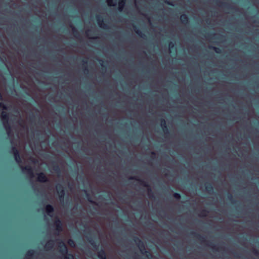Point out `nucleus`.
Wrapping results in <instances>:
<instances>
[{"instance_id":"obj_13","label":"nucleus","mask_w":259,"mask_h":259,"mask_svg":"<svg viewBox=\"0 0 259 259\" xmlns=\"http://www.w3.org/2000/svg\"><path fill=\"white\" fill-rule=\"evenodd\" d=\"M90 244L96 249H97L99 247V244H97V242L93 239L92 237H88V236H86Z\"/></svg>"},{"instance_id":"obj_46","label":"nucleus","mask_w":259,"mask_h":259,"mask_svg":"<svg viewBox=\"0 0 259 259\" xmlns=\"http://www.w3.org/2000/svg\"><path fill=\"white\" fill-rule=\"evenodd\" d=\"M99 61H100V62H102V63L104 62V61L102 60H100Z\"/></svg>"},{"instance_id":"obj_17","label":"nucleus","mask_w":259,"mask_h":259,"mask_svg":"<svg viewBox=\"0 0 259 259\" xmlns=\"http://www.w3.org/2000/svg\"><path fill=\"white\" fill-rule=\"evenodd\" d=\"M52 169L57 174L59 175L60 174V168L56 162H53Z\"/></svg>"},{"instance_id":"obj_18","label":"nucleus","mask_w":259,"mask_h":259,"mask_svg":"<svg viewBox=\"0 0 259 259\" xmlns=\"http://www.w3.org/2000/svg\"><path fill=\"white\" fill-rule=\"evenodd\" d=\"M205 189L209 194L212 193L213 192V187L211 183H206Z\"/></svg>"},{"instance_id":"obj_44","label":"nucleus","mask_w":259,"mask_h":259,"mask_svg":"<svg viewBox=\"0 0 259 259\" xmlns=\"http://www.w3.org/2000/svg\"><path fill=\"white\" fill-rule=\"evenodd\" d=\"M33 118H34V116H31L30 117V119H31V121H32V120H33Z\"/></svg>"},{"instance_id":"obj_38","label":"nucleus","mask_w":259,"mask_h":259,"mask_svg":"<svg viewBox=\"0 0 259 259\" xmlns=\"http://www.w3.org/2000/svg\"><path fill=\"white\" fill-rule=\"evenodd\" d=\"M169 48L170 49H173L175 48V45L172 42H170L169 44Z\"/></svg>"},{"instance_id":"obj_3","label":"nucleus","mask_w":259,"mask_h":259,"mask_svg":"<svg viewBox=\"0 0 259 259\" xmlns=\"http://www.w3.org/2000/svg\"><path fill=\"white\" fill-rule=\"evenodd\" d=\"M190 234H191V235L194 236V237H195L201 242L205 243L207 246H209L212 249H213L216 251L218 250L219 249H220V250H222L223 249V248L221 247H220L219 248H217L215 247V245H214L210 242H208V241H206L205 239V238L199 234H198L195 232H191Z\"/></svg>"},{"instance_id":"obj_43","label":"nucleus","mask_w":259,"mask_h":259,"mask_svg":"<svg viewBox=\"0 0 259 259\" xmlns=\"http://www.w3.org/2000/svg\"><path fill=\"white\" fill-rule=\"evenodd\" d=\"M101 65L102 67V68L103 69L104 67H105V66L103 64V63H101Z\"/></svg>"},{"instance_id":"obj_27","label":"nucleus","mask_w":259,"mask_h":259,"mask_svg":"<svg viewBox=\"0 0 259 259\" xmlns=\"http://www.w3.org/2000/svg\"><path fill=\"white\" fill-rule=\"evenodd\" d=\"M67 243L71 247H74L75 246V243L72 239H69L67 241Z\"/></svg>"},{"instance_id":"obj_26","label":"nucleus","mask_w":259,"mask_h":259,"mask_svg":"<svg viewBox=\"0 0 259 259\" xmlns=\"http://www.w3.org/2000/svg\"><path fill=\"white\" fill-rule=\"evenodd\" d=\"M85 192L86 196L88 198V200L89 201V202H90L91 203L95 204V205H97L98 204L96 202H95V201L92 200V199L91 198L90 195L88 193H87V191H85Z\"/></svg>"},{"instance_id":"obj_41","label":"nucleus","mask_w":259,"mask_h":259,"mask_svg":"<svg viewBox=\"0 0 259 259\" xmlns=\"http://www.w3.org/2000/svg\"><path fill=\"white\" fill-rule=\"evenodd\" d=\"M90 31V30H88L86 31L85 33H86L87 35L88 36L89 35Z\"/></svg>"},{"instance_id":"obj_36","label":"nucleus","mask_w":259,"mask_h":259,"mask_svg":"<svg viewBox=\"0 0 259 259\" xmlns=\"http://www.w3.org/2000/svg\"><path fill=\"white\" fill-rule=\"evenodd\" d=\"M252 252L256 256L259 255V251L255 248L252 249Z\"/></svg>"},{"instance_id":"obj_39","label":"nucleus","mask_w":259,"mask_h":259,"mask_svg":"<svg viewBox=\"0 0 259 259\" xmlns=\"http://www.w3.org/2000/svg\"><path fill=\"white\" fill-rule=\"evenodd\" d=\"M164 3L169 6H174V4H172V3L171 2H170L168 1H164Z\"/></svg>"},{"instance_id":"obj_42","label":"nucleus","mask_w":259,"mask_h":259,"mask_svg":"<svg viewBox=\"0 0 259 259\" xmlns=\"http://www.w3.org/2000/svg\"><path fill=\"white\" fill-rule=\"evenodd\" d=\"M151 155L155 156L156 155V153L154 152H151Z\"/></svg>"},{"instance_id":"obj_6","label":"nucleus","mask_w":259,"mask_h":259,"mask_svg":"<svg viewBox=\"0 0 259 259\" xmlns=\"http://www.w3.org/2000/svg\"><path fill=\"white\" fill-rule=\"evenodd\" d=\"M56 189L58 194L60 201H63L65 196V191L64 190L63 187L61 185H57L56 186Z\"/></svg>"},{"instance_id":"obj_37","label":"nucleus","mask_w":259,"mask_h":259,"mask_svg":"<svg viewBox=\"0 0 259 259\" xmlns=\"http://www.w3.org/2000/svg\"><path fill=\"white\" fill-rule=\"evenodd\" d=\"M0 108H2L4 110L7 109V106L2 102H0Z\"/></svg>"},{"instance_id":"obj_19","label":"nucleus","mask_w":259,"mask_h":259,"mask_svg":"<svg viewBox=\"0 0 259 259\" xmlns=\"http://www.w3.org/2000/svg\"><path fill=\"white\" fill-rule=\"evenodd\" d=\"M126 0H119L118 2V10L122 11L124 8Z\"/></svg>"},{"instance_id":"obj_47","label":"nucleus","mask_w":259,"mask_h":259,"mask_svg":"<svg viewBox=\"0 0 259 259\" xmlns=\"http://www.w3.org/2000/svg\"><path fill=\"white\" fill-rule=\"evenodd\" d=\"M88 234H91V231H89V232H88Z\"/></svg>"},{"instance_id":"obj_23","label":"nucleus","mask_w":259,"mask_h":259,"mask_svg":"<svg viewBox=\"0 0 259 259\" xmlns=\"http://www.w3.org/2000/svg\"><path fill=\"white\" fill-rule=\"evenodd\" d=\"M219 3L220 4L219 5L220 6H221L222 7L225 8L226 9H233V8L231 7L229 4H226L225 3L222 2H219Z\"/></svg>"},{"instance_id":"obj_11","label":"nucleus","mask_w":259,"mask_h":259,"mask_svg":"<svg viewBox=\"0 0 259 259\" xmlns=\"http://www.w3.org/2000/svg\"><path fill=\"white\" fill-rule=\"evenodd\" d=\"M161 125L163 131V132L165 134L166 136H167L169 134V130L168 129L166 123V121L164 119H161Z\"/></svg>"},{"instance_id":"obj_10","label":"nucleus","mask_w":259,"mask_h":259,"mask_svg":"<svg viewBox=\"0 0 259 259\" xmlns=\"http://www.w3.org/2000/svg\"><path fill=\"white\" fill-rule=\"evenodd\" d=\"M61 245L59 250L60 252L61 253L63 257L68 253V248L66 244L62 241H60Z\"/></svg>"},{"instance_id":"obj_29","label":"nucleus","mask_w":259,"mask_h":259,"mask_svg":"<svg viewBox=\"0 0 259 259\" xmlns=\"http://www.w3.org/2000/svg\"><path fill=\"white\" fill-rule=\"evenodd\" d=\"M12 152L13 155L14 154L18 153L20 152L19 150L16 146H13L12 147Z\"/></svg>"},{"instance_id":"obj_20","label":"nucleus","mask_w":259,"mask_h":259,"mask_svg":"<svg viewBox=\"0 0 259 259\" xmlns=\"http://www.w3.org/2000/svg\"><path fill=\"white\" fill-rule=\"evenodd\" d=\"M180 19H181V21L182 23L184 24H187L189 22V18H188V16H187V15H186V14L182 15L181 16Z\"/></svg>"},{"instance_id":"obj_16","label":"nucleus","mask_w":259,"mask_h":259,"mask_svg":"<svg viewBox=\"0 0 259 259\" xmlns=\"http://www.w3.org/2000/svg\"><path fill=\"white\" fill-rule=\"evenodd\" d=\"M54 245V241L53 240H50L48 241L45 245V248L47 250H50L53 249Z\"/></svg>"},{"instance_id":"obj_32","label":"nucleus","mask_w":259,"mask_h":259,"mask_svg":"<svg viewBox=\"0 0 259 259\" xmlns=\"http://www.w3.org/2000/svg\"><path fill=\"white\" fill-rule=\"evenodd\" d=\"M173 196L174 197L177 199V200H179L180 199H181V195L180 194L178 193H174L173 194Z\"/></svg>"},{"instance_id":"obj_34","label":"nucleus","mask_w":259,"mask_h":259,"mask_svg":"<svg viewBox=\"0 0 259 259\" xmlns=\"http://www.w3.org/2000/svg\"><path fill=\"white\" fill-rule=\"evenodd\" d=\"M228 199L231 201V203L232 204H234L235 203V201L233 199V196L231 194H228Z\"/></svg>"},{"instance_id":"obj_1","label":"nucleus","mask_w":259,"mask_h":259,"mask_svg":"<svg viewBox=\"0 0 259 259\" xmlns=\"http://www.w3.org/2000/svg\"><path fill=\"white\" fill-rule=\"evenodd\" d=\"M133 240L134 242L137 244L141 253L143 254L146 255V256L149 259L153 257L152 254L146 250L144 242L139 237L134 236Z\"/></svg>"},{"instance_id":"obj_8","label":"nucleus","mask_w":259,"mask_h":259,"mask_svg":"<svg viewBox=\"0 0 259 259\" xmlns=\"http://www.w3.org/2000/svg\"><path fill=\"white\" fill-rule=\"evenodd\" d=\"M96 20L99 26L103 29H107L108 28V26L107 25L104 23L103 19L102 17L100 15H97L96 16Z\"/></svg>"},{"instance_id":"obj_2","label":"nucleus","mask_w":259,"mask_h":259,"mask_svg":"<svg viewBox=\"0 0 259 259\" xmlns=\"http://www.w3.org/2000/svg\"><path fill=\"white\" fill-rule=\"evenodd\" d=\"M1 118L3 121V125L6 130L8 135H10L12 133V128L9 122V113H7L6 112L3 111L1 114Z\"/></svg>"},{"instance_id":"obj_9","label":"nucleus","mask_w":259,"mask_h":259,"mask_svg":"<svg viewBox=\"0 0 259 259\" xmlns=\"http://www.w3.org/2000/svg\"><path fill=\"white\" fill-rule=\"evenodd\" d=\"M21 168L24 172L27 174L31 178L34 177L33 169L30 165L22 166Z\"/></svg>"},{"instance_id":"obj_33","label":"nucleus","mask_w":259,"mask_h":259,"mask_svg":"<svg viewBox=\"0 0 259 259\" xmlns=\"http://www.w3.org/2000/svg\"><path fill=\"white\" fill-rule=\"evenodd\" d=\"M207 213H208V211L206 209H203L201 211V214H200V215L202 216V217H205L207 216Z\"/></svg>"},{"instance_id":"obj_4","label":"nucleus","mask_w":259,"mask_h":259,"mask_svg":"<svg viewBox=\"0 0 259 259\" xmlns=\"http://www.w3.org/2000/svg\"><path fill=\"white\" fill-rule=\"evenodd\" d=\"M130 180H135L137 181H138L140 183V184L145 187L147 188V191H148V195L150 198H154V196L153 195V192L149 186V185L145 181L140 179L138 178L137 177H131L130 178Z\"/></svg>"},{"instance_id":"obj_40","label":"nucleus","mask_w":259,"mask_h":259,"mask_svg":"<svg viewBox=\"0 0 259 259\" xmlns=\"http://www.w3.org/2000/svg\"><path fill=\"white\" fill-rule=\"evenodd\" d=\"M215 35V33H212L208 35V36H210V37H213Z\"/></svg>"},{"instance_id":"obj_30","label":"nucleus","mask_w":259,"mask_h":259,"mask_svg":"<svg viewBox=\"0 0 259 259\" xmlns=\"http://www.w3.org/2000/svg\"><path fill=\"white\" fill-rule=\"evenodd\" d=\"M12 152L13 155L14 154L18 153L20 152L19 150L16 146H13L12 147Z\"/></svg>"},{"instance_id":"obj_48","label":"nucleus","mask_w":259,"mask_h":259,"mask_svg":"<svg viewBox=\"0 0 259 259\" xmlns=\"http://www.w3.org/2000/svg\"><path fill=\"white\" fill-rule=\"evenodd\" d=\"M149 225H152V223H149Z\"/></svg>"},{"instance_id":"obj_7","label":"nucleus","mask_w":259,"mask_h":259,"mask_svg":"<svg viewBox=\"0 0 259 259\" xmlns=\"http://www.w3.org/2000/svg\"><path fill=\"white\" fill-rule=\"evenodd\" d=\"M37 181L40 183L49 182V179L44 172H41L37 174Z\"/></svg>"},{"instance_id":"obj_49","label":"nucleus","mask_w":259,"mask_h":259,"mask_svg":"<svg viewBox=\"0 0 259 259\" xmlns=\"http://www.w3.org/2000/svg\"><path fill=\"white\" fill-rule=\"evenodd\" d=\"M134 259H137V258L135 257V258H134Z\"/></svg>"},{"instance_id":"obj_21","label":"nucleus","mask_w":259,"mask_h":259,"mask_svg":"<svg viewBox=\"0 0 259 259\" xmlns=\"http://www.w3.org/2000/svg\"><path fill=\"white\" fill-rule=\"evenodd\" d=\"M35 253V251L34 250H32V249L29 250L26 253V257L28 258H30L33 256V255H34Z\"/></svg>"},{"instance_id":"obj_14","label":"nucleus","mask_w":259,"mask_h":259,"mask_svg":"<svg viewBox=\"0 0 259 259\" xmlns=\"http://www.w3.org/2000/svg\"><path fill=\"white\" fill-rule=\"evenodd\" d=\"M133 27L134 28V31H135V32L139 36H140L141 37L143 38H146V35L142 33V32L137 28V27L135 25H133Z\"/></svg>"},{"instance_id":"obj_31","label":"nucleus","mask_w":259,"mask_h":259,"mask_svg":"<svg viewBox=\"0 0 259 259\" xmlns=\"http://www.w3.org/2000/svg\"><path fill=\"white\" fill-rule=\"evenodd\" d=\"M82 62L83 66H84V67H85L84 68V71L88 72V69L87 68V66L85 65L87 64V63H88L87 60L86 59H82Z\"/></svg>"},{"instance_id":"obj_12","label":"nucleus","mask_w":259,"mask_h":259,"mask_svg":"<svg viewBox=\"0 0 259 259\" xmlns=\"http://www.w3.org/2000/svg\"><path fill=\"white\" fill-rule=\"evenodd\" d=\"M45 210L48 215L52 217V214L54 211V208L52 205L48 204L45 207Z\"/></svg>"},{"instance_id":"obj_5","label":"nucleus","mask_w":259,"mask_h":259,"mask_svg":"<svg viewBox=\"0 0 259 259\" xmlns=\"http://www.w3.org/2000/svg\"><path fill=\"white\" fill-rule=\"evenodd\" d=\"M54 225L55 227L56 234L59 235L63 231V224L60 219L57 217H56Z\"/></svg>"},{"instance_id":"obj_35","label":"nucleus","mask_w":259,"mask_h":259,"mask_svg":"<svg viewBox=\"0 0 259 259\" xmlns=\"http://www.w3.org/2000/svg\"><path fill=\"white\" fill-rule=\"evenodd\" d=\"M108 5L109 6H115V4H114V0H107V1Z\"/></svg>"},{"instance_id":"obj_24","label":"nucleus","mask_w":259,"mask_h":259,"mask_svg":"<svg viewBox=\"0 0 259 259\" xmlns=\"http://www.w3.org/2000/svg\"><path fill=\"white\" fill-rule=\"evenodd\" d=\"M70 27L72 28V30L74 36L78 38L79 36V34L77 29L72 25H71Z\"/></svg>"},{"instance_id":"obj_22","label":"nucleus","mask_w":259,"mask_h":259,"mask_svg":"<svg viewBox=\"0 0 259 259\" xmlns=\"http://www.w3.org/2000/svg\"><path fill=\"white\" fill-rule=\"evenodd\" d=\"M13 155H14L15 161L18 163H20L22 162V159H21V156L20 154V152L18 153L14 154Z\"/></svg>"},{"instance_id":"obj_28","label":"nucleus","mask_w":259,"mask_h":259,"mask_svg":"<svg viewBox=\"0 0 259 259\" xmlns=\"http://www.w3.org/2000/svg\"><path fill=\"white\" fill-rule=\"evenodd\" d=\"M64 259H74L73 254L71 253H68L64 257Z\"/></svg>"},{"instance_id":"obj_45","label":"nucleus","mask_w":259,"mask_h":259,"mask_svg":"<svg viewBox=\"0 0 259 259\" xmlns=\"http://www.w3.org/2000/svg\"><path fill=\"white\" fill-rule=\"evenodd\" d=\"M23 122V121L21 120L20 122H19V124L21 125V123Z\"/></svg>"},{"instance_id":"obj_15","label":"nucleus","mask_w":259,"mask_h":259,"mask_svg":"<svg viewBox=\"0 0 259 259\" xmlns=\"http://www.w3.org/2000/svg\"><path fill=\"white\" fill-rule=\"evenodd\" d=\"M98 257L99 259H107L106 253L104 249H101L98 251Z\"/></svg>"},{"instance_id":"obj_25","label":"nucleus","mask_w":259,"mask_h":259,"mask_svg":"<svg viewBox=\"0 0 259 259\" xmlns=\"http://www.w3.org/2000/svg\"><path fill=\"white\" fill-rule=\"evenodd\" d=\"M209 48L213 50L217 54H220L222 52V50L220 48L215 47L209 46Z\"/></svg>"}]
</instances>
